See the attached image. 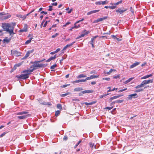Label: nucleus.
<instances>
[{
    "label": "nucleus",
    "mask_w": 154,
    "mask_h": 154,
    "mask_svg": "<svg viewBox=\"0 0 154 154\" xmlns=\"http://www.w3.org/2000/svg\"><path fill=\"white\" fill-rule=\"evenodd\" d=\"M60 111H59V110L55 112V116H57L59 115V114H60Z\"/></svg>",
    "instance_id": "58836bf2"
},
{
    "label": "nucleus",
    "mask_w": 154,
    "mask_h": 154,
    "mask_svg": "<svg viewBox=\"0 0 154 154\" xmlns=\"http://www.w3.org/2000/svg\"><path fill=\"white\" fill-rule=\"evenodd\" d=\"M93 90H86L82 91V93L83 94H86V93H93Z\"/></svg>",
    "instance_id": "dca6fc26"
},
{
    "label": "nucleus",
    "mask_w": 154,
    "mask_h": 154,
    "mask_svg": "<svg viewBox=\"0 0 154 154\" xmlns=\"http://www.w3.org/2000/svg\"><path fill=\"white\" fill-rule=\"evenodd\" d=\"M99 11H100L99 10L91 11H90L88 12L87 13V15H90L91 14L97 12H99Z\"/></svg>",
    "instance_id": "4468645a"
},
{
    "label": "nucleus",
    "mask_w": 154,
    "mask_h": 154,
    "mask_svg": "<svg viewBox=\"0 0 154 154\" xmlns=\"http://www.w3.org/2000/svg\"><path fill=\"white\" fill-rule=\"evenodd\" d=\"M85 79H82L81 80H77L75 81L74 82H72L73 83H79V82H85Z\"/></svg>",
    "instance_id": "aec40b11"
},
{
    "label": "nucleus",
    "mask_w": 154,
    "mask_h": 154,
    "mask_svg": "<svg viewBox=\"0 0 154 154\" xmlns=\"http://www.w3.org/2000/svg\"><path fill=\"white\" fill-rule=\"evenodd\" d=\"M120 77V75H117L116 76H114L113 77V78L114 79H117V78H119Z\"/></svg>",
    "instance_id": "49530a36"
},
{
    "label": "nucleus",
    "mask_w": 154,
    "mask_h": 154,
    "mask_svg": "<svg viewBox=\"0 0 154 154\" xmlns=\"http://www.w3.org/2000/svg\"><path fill=\"white\" fill-rule=\"evenodd\" d=\"M95 4L96 5H101V1L97 2Z\"/></svg>",
    "instance_id": "37998d69"
},
{
    "label": "nucleus",
    "mask_w": 154,
    "mask_h": 154,
    "mask_svg": "<svg viewBox=\"0 0 154 154\" xmlns=\"http://www.w3.org/2000/svg\"><path fill=\"white\" fill-rule=\"evenodd\" d=\"M57 2L53 3L52 4V5L53 6H57Z\"/></svg>",
    "instance_id": "6e6d98bb"
},
{
    "label": "nucleus",
    "mask_w": 154,
    "mask_h": 154,
    "mask_svg": "<svg viewBox=\"0 0 154 154\" xmlns=\"http://www.w3.org/2000/svg\"><path fill=\"white\" fill-rule=\"evenodd\" d=\"M101 4L103 5L106 4L108 3V2L107 0H106L105 1H101Z\"/></svg>",
    "instance_id": "2f4dec72"
},
{
    "label": "nucleus",
    "mask_w": 154,
    "mask_h": 154,
    "mask_svg": "<svg viewBox=\"0 0 154 154\" xmlns=\"http://www.w3.org/2000/svg\"><path fill=\"white\" fill-rule=\"evenodd\" d=\"M6 134V133L5 132H4L1 135H0V137H1L4 136Z\"/></svg>",
    "instance_id": "13d9d810"
},
{
    "label": "nucleus",
    "mask_w": 154,
    "mask_h": 154,
    "mask_svg": "<svg viewBox=\"0 0 154 154\" xmlns=\"http://www.w3.org/2000/svg\"><path fill=\"white\" fill-rule=\"evenodd\" d=\"M94 39L93 38H92L91 39V43H94Z\"/></svg>",
    "instance_id": "0e129e2a"
},
{
    "label": "nucleus",
    "mask_w": 154,
    "mask_h": 154,
    "mask_svg": "<svg viewBox=\"0 0 154 154\" xmlns=\"http://www.w3.org/2000/svg\"><path fill=\"white\" fill-rule=\"evenodd\" d=\"M69 8H67L66 9V11H68L67 12V13L68 14L70 13L72 11V10H73L72 8H71L69 10Z\"/></svg>",
    "instance_id": "cd10ccee"
},
{
    "label": "nucleus",
    "mask_w": 154,
    "mask_h": 154,
    "mask_svg": "<svg viewBox=\"0 0 154 154\" xmlns=\"http://www.w3.org/2000/svg\"><path fill=\"white\" fill-rule=\"evenodd\" d=\"M57 57L56 55H55L54 57H51L50 58L51 60H53L55 59Z\"/></svg>",
    "instance_id": "e433bc0d"
},
{
    "label": "nucleus",
    "mask_w": 154,
    "mask_h": 154,
    "mask_svg": "<svg viewBox=\"0 0 154 154\" xmlns=\"http://www.w3.org/2000/svg\"><path fill=\"white\" fill-rule=\"evenodd\" d=\"M29 54L27 52L26 55H25V57L27 58L29 56Z\"/></svg>",
    "instance_id": "680f3d73"
},
{
    "label": "nucleus",
    "mask_w": 154,
    "mask_h": 154,
    "mask_svg": "<svg viewBox=\"0 0 154 154\" xmlns=\"http://www.w3.org/2000/svg\"><path fill=\"white\" fill-rule=\"evenodd\" d=\"M34 71L33 69H28L27 70H25L23 71V73H26V74H27L28 75L30 74L32 72Z\"/></svg>",
    "instance_id": "f8f14e48"
},
{
    "label": "nucleus",
    "mask_w": 154,
    "mask_h": 154,
    "mask_svg": "<svg viewBox=\"0 0 154 154\" xmlns=\"http://www.w3.org/2000/svg\"><path fill=\"white\" fill-rule=\"evenodd\" d=\"M113 108V106H111V107H106L105 108V109H108L109 110H110L111 109H112V108Z\"/></svg>",
    "instance_id": "a18cd8bd"
},
{
    "label": "nucleus",
    "mask_w": 154,
    "mask_h": 154,
    "mask_svg": "<svg viewBox=\"0 0 154 154\" xmlns=\"http://www.w3.org/2000/svg\"><path fill=\"white\" fill-rule=\"evenodd\" d=\"M84 20V18H82L81 20H79L76 23H75V24H74V27L75 28H78L79 27H80V25H76V24L77 23H79V22H80L81 21H82Z\"/></svg>",
    "instance_id": "2eb2a0df"
},
{
    "label": "nucleus",
    "mask_w": 154,
    "mask_h": 154,
    "mask_svg": "<svg viewBox=\"0 0 154 154\" xmlns=\"http://www.w3.org/2000/svg\"><path fill=\"white\" fill-rule=\"evenodd\" d=\"M56 66H57V65H56V64H54V65H53L51 66L50 68L51 69H53Z\"/></svg>",
    "instance_id": "4c0bfd02"
},
{
    "label": "nucleus",
    "mask_w": 154,
    "mask_h": 154,
    "mask_svg": "<svg viewBox=\"0 0 154 154\" xmlns=\"http://www.w3.org/2000/svg\"><path fill=\"white\" fill-rule=\"evenodd\" d=\"M2 27L4 30L9 33L10 35L14 34V28L11 27L10 24L8 23H2Z\"/></svg>",
    "instance_id": "f03ea898"
},
{
    "label": "nucleus",
    "mask_w": 154,
    "mask_h": 154,
    "mask_svg": "<svg viewBox=\"0 0 154 154\" xmlns=\"http://www.w3.org/2000/svg\"><path fill=\"white\" fill-rule=\"evenodd\" d=\"M67 95H68V93H66V94H62L61 95H60V96L61 97H63L66 96Z\"/></svg>",
    "instance_id": "864d4df0"
},
{
    "label": "nucleus",
    "mask_w": 154,
    "mask_h": 154,
    "mask_svg": "<svg viewBox=\"0 0 154 154\" xmlns=\"http://www.w3.org/2000/svg\"><path fill=\"white\" fill-rule=\"evenodd\" d=\"M90 79H91V76L90 77H86L85 78V82L86 80H90Z\"/></svg>",
    "instance_id": "8fccbe9b"
},
{
    "label": "nucleus",
    "mask_w": 154,
    "mask_h": 154,
    "mask_svg": "<svg viewBox=\"0 0 154 154\" xmlns=\"http://www.w3.org/2000/svg\"><path fill=\"white\" fill-rule=\"evenodd\" d=\"M110 79L109 78H103V79L104 80L107 81H109L110 80Z\"/></svg>",
    "instance_id": "3c124183"
},
{
    "label": "nucleus",
    "mask_w": 154,
    "mask_h": 154,
    "mask_svg": "<svg viewBox=\"0 0 154 154\" xmlns=\"http://www.w3.org/2000/svg\"><path fill=\"white\" fill-rule=\"evenodd\" d=\"M91 79H93L94 78H97L99 77V75H91Z\"/></svg>",
    "instance_id": "7c9ffc66"
},
{
    "label": "nucleus",
    "mask_w": 154,
    "mask_h": 154,
    "mask_svg": "<svg viewBox=\"0 0 154 154\" xmlns=\"http://www.w3.org/2000/svg\"><path fill=\"white\" fill-rule=\"evenodd\" d=\"M90 146L92 148H93V147H94L96 149V146H94V144L92 143H90Z\"/></svg>",
    "instance_id": "72a5a7b5"
},
{
    "label": "nucleus",
    "mask_w": 154,
    "mask_h": 154,
    "mask_svg": "<svg viewBox=\"0 0 154 154\" xmlns=\"http://www.w3.org/2000/svg\"><path fill=\"white\" fill-rule=\"evenodd\" d=\"M86 77V75L84 74H81L79 75L77 77L78 79H79L82 78H84Z\"/></svg>",
    "instance_id": "5701e85b"
},
{
    "label": "nucleus",
    "mask_w": 154,
    "mask_h": 154,
    "mask_svg": "<svg viewBox=\"0 0 154 154\" xmlns=\"http://www.w3.org/2000/svg\"><path fill=\"white\" fill-rule=\"evenodd\" d=\"M50 21H48V22H49ZM48 21H46L45 24H44V25H43V27H46V26L47 25V23H48Z\"/></svg>",
    "instance_id": "5fc2aeb1"
},
{
    "label": "nucleus",
    "mask_w": 154,
    "mask_h": 154,
    "mask_svg": "<svg viewBox=\"0 0 154 154\" xmlns=\"http://www.w3.org/2000/svg\"><path fill=\"white\" fill-rule=\"evenodd\" d=\"M29 77V75H28L27 74H22L20 75L17 76V78H20L23 79H24L28 78Z\"/></svg>",
    "instance_id": "20e7f679"
},
{
    "label": "nucleus",
    "mask_w": 154,
    "mask_h": 154,
    "mask_svg": "<svg viewBox=\"0 0 154 154\" xmlns=\"http://www.w3.org/2000/svg\"><path fill=\"white\" fill-rule=\"evenodd\" d=\"M153 79H149L148 80H144L142 82L144 85L149 84L150 83H152L153 82Z\"/></svg>",
    "instance_id": "6e6552de"
},
{
    "label": "nucleus",
    "mask_w": 154,
    "mask_h": 154,
    "mask_svg": "<svg viewBox=\"0 0 154 154\" xmlns=\"http://www.w3.org/2000/svg\"><path fill=\"white\" fill-rule=\"evenodd\" d=\"M123 101V100H117L115 101L116 103H121Z\"/></svg>",
    "instance_id": "c03bdc74"
},
{
    "label": "nucleus",
    "mask_w": 154,
    "mask_h": 154,
    "mask_svg": "<svg viewBox=\"0 0 154 154\" xmlns=\"http://www.w3.org/2000/svg\"><path fill=\"white\" fill-rule=\"evenodd\" d=\"M143 91V89L141 88H140L136 90L135 91V92H139L142 91Z\"/></svg>",
    "instance_id": "f704fd0d"
},
{
    "label": "nucleus",
    "mask_w": 154,
    "mask_h": 154,
    "mask_svg": "<svg viewBox=\"0 0 154 154\" xmlns=\"http://www.w3.org/2000/svg\"><path fill=\"white\" fill-rule=\"evenodd\" d=\"M31 115L30 114H28L26 115H23L21 116H18L17 118L20 119H25L27 117L30 116Z\"/></svg>",
    "instance_id": "9b49d317"
},
{
    "label": "nucleus",
    "mask_w": 154,
    "mask_h": 154,
    "mask_svg": "<svg viewBox=\"0 0 154 154\" xmlns=\"http://www.w3.org/2000/svg\"><path fill=\"white\" fill-rule=\"evenodd\" d=\"M122 95H118V96H114L113 97H112L109 99V102H111V101L112 100L118 98L122 96Z\"/></svg>",
    "instance_id": "ddd939ff"
},
{
    "label": "nucleus",
    "mask_w": 154,
    "mask_h": 154,
    "mask_svg": "<svg viewBox=\"0 0 154 154\" xmlns=\"http://www.w3.org/2000/svg\"><path fill=\"white\" fill-rule=\"evenodd\" d=\"M45 59H44L45 60ZM44 60H42L40 61H35L34 62H32L31 63L33 64L30 66V68H32L34 70L38 68H42L46 67L47 64L38 63L41 62Z\"/></svg>",
    "instance_id": "f257e3e1"
},
{
    "label": "nucleus",
    "mask_w": 154,
    "mask_h": 154,
    "mask_svg": "<svg viewBox=\"0 0 154 154\" xmlns=\"http://www.w3.org/2000/svg\"><path fill=\"white\" fill-rule=\"evenodd\" d=\"M38 101H39V103L40 104H41L42 105H48L49 106H51V103L45 102L43 101H42L41 99L39 100Z\"/></svg>",
    "instance_id": "1a4fd4ad"
},
{
    "label": "nucleus",
    "mask_w": 154,
    "mask_h": 154,
    "mask_svg": "<svg viewBox=\"0 0 154 154\" xmlns=\"http://www.w3.org/2000/svg\"><path fill=\"white\" fill-rule=\"evenodd\" d=\"M139 64V63L138 62H136L133 63L130 66V68H133Z\"/></svg>",
    "instance_id": "6ab92c4d"
},
{
    "label": "nucleus",
    "mask_w": 154,
    "mask_h": 154,
    "mask_svg": "<svg viewBox=\"0 0 154 154\" xmlns=\"http://www.w3.org/2000/svg\"><path fill=\"white\" fill-rule=\"evenodd\" d=\"M83 89L82 88L79 87L77 88L74 89V91H79L82 90Z\"/></svg>",
    "instance_id": "393cba45"
},
{
    "label": "nucleus",
    "mask_w": 154,
    "mask_h": 154,
    "mask_svg": "<svg viewBox=\"0 0 154 154\" xmlns=\"http://www.w3.org/2000/svg\"><path fill=\"white\" fill-rule=\"evenodd\" d=\"M137 97V94L135 93L129 95L127 98L128 100H131L133 98H136Z\"/></svg>",
    "instance_id": "9d476101"
},
{
    "label": "nucleus",
    "mask_w": 154,
    "mask_h": 154,
    "mask_svg": "<svg viewBox=\"0 0 154 154\" xmlns=\"http://www.w3.org/2000/svg\"><path fill=\"white\" fill-rule=\"evenodd\" d=\"M152 76V74H149V75H145V76H144L142 77L141 78V79H147V78H148L150 77H151Z\"/></svg>",
    "instance_id": "a211bd4d"
},
{
    "label": "nucleus",
    "mask_w": 154,
    "mask_h": 154,
    "mask_svg": "<svg viewBox=\"0 0 154 154\" xmlns=\"http://www.w3.org/2000/svg\"><path fill=\"white\" fill-rule=\"evenodd\" d=\"M32 38H30V39L29 40H27L25 43V44H28L31 41V40L32 39Z\"/></svg>",
    "instance_id": "c85d7f7f"
},
{
    "label": "nucleus",
    "mask_w": 154,
    "mask_h": 154,
    "mask_svg": "<svg viewBox=\"0 0 154 154\" xmlns=\"http://www.w3.org/2000/svg\"><path fill=\"white\" fill-rule=\"evenodd\" d=\"M11 54L12 55L17 57L20 56L21 54L19 52H18L16 50L13 51L12 50L11 51Z\"/></svg>",
    "instance_id": "39448f33"
},
{
    "label": "nucleus",
    "mask_w": 154,
    "mask_h": 154,
    "mask_svg": "<svg viewBox=\"0 0 154 154\" xmlns=\"http://www.w3.org/2000/svg\"><path fill=\"white\" fill-rule=\"evenodd\" d=\"M57 107L58 109H59L60 110L62 109V106L60 104H58L57 105Z\"/></svg>",
    "instance_id": "c756f323"
},
{
    "label": "nucleus",
    "mask_w": 154,
    "mask_h": 154,
    "mask_svg": "<svg viewBox=\"0 0 154 154\" xmlns=\"http://www.w3.org/2000/svg\"><path fill=\"white\" fill-rule=\"evenodd\" d=\"M144 86L143 83V82H141V84H140V85H137V86H136L135 87V88L136 89H138V88H141L142 87H143Z\"/></svg>",
    "instance_id": "412c9836"
},
{
    "label": "nucleus",
    "mask_w": 154,
    "mask_h": 154,
    "mask_svg": "<svg viewBox=\"0 0 154 154\" xmlns=\"http://www.w3.org/2000/svg\"><path fill=\"white\" fill-rule=\"evenodd\" d=\"M109 94H103L102 95L100 96V98H102L103 97H105L106 96L108 95Z\"/></svg>",
    "instance_id": "ea45409f"
},
{
    "label": "nucleus",
    "mask_w": 154,
    "mask_h": 154,
    "mask_svg": "<svg viewBox=\"0 0 154 154\" xmlns=\"http://www.w3.org/2000/svg\"><path fill=\"white\" fill-rule=\"evenodd\" d=\"M107 17L106 16L104 17H103L98 18L97 19L95 20L93 22V23H97L100 21H102L104 20H105L107 19Z\"/></svg>",
    "instance_id": "0eeeda50"
},
{
    "label": "nucleus",
    "mask_w": 154,
    "mask_h": 154,
    "mask_svg": "<svg viewBox=\"0 0 154 154\" xmlns=\"http://www.w3.org/2000/svg\"><path fill=\"white\" fill-rule=\"evenodd\" d=\"M34 49H33L31 50L28 51L27 52L30 54L33 53L34 52Z\"/></svg>",
    "instance_id": "de8ad7c7"
},
{
    "label": "nucleus",
    "mask_w": 154,
    "mask_h": 154,
    "mask_svg": "<svg viewBox=\"0 0 154 154\" xmlns=\"http://www.w3.org/2000/svg\"><path fill=\"white\" fill-rule=\"evenodd\" d=\"M96 102H97L96 101H92L91 102H90V103H89L90 105H92L96 103Z\"/></svg>",
    "instance_id": "603ef678"
},
{
    "label": "nucleus",
    "mask_w": 154,
    "mask_h": 154,
    "mask_svg": "<svg viewBox=\"0 0 154 154\" xmlns=\"http://www.w3.org/2000/svg\"><path fill=\"white\" fill-rule=\"evenodd\" d=\"M116 8V7L115 6H109V8H110L112 9H114Z\"/></svg>",
    "instance_id": "bf43d9fd"
},
{
    "label": "nucleus",
    "mask_w": 154,
    "mask_h": 154,
    "mask_svg": "<svg viewBox=\"0 0 154 154\" xmlns=\"http://www.w3.org/2000/svg\"><path fill=\"white\" fill-rule=\"evenodd\" d=\"M128 9H122V8H119L117 10H116V12L117 13H119L120 14H122L126 11Z\"/></svg>",
    "instance_id": "423d86ee"
},
{
    "label": "nucleus",
    "mask_w": 154,
    "mask_h": 154,
    "mask_svg": "<svg viewBox=\"0 0 154 154\" xmlns=\"http://www.w3.org/2000/svg\"><path fill=\"white\" fill-rule=\"evenodd\" d=\"M70 85V84H67V85H63V86H62V88H64L66 87L67 86H69Z\"/></svg>",
    "instance_id": "4d7b16f0"
},
{
    "label": "nucleus",
    "mask_w": 154,
    "mask_h": 154,
    "mask_svg": "<svg viewBox=\"0 0 154 154\" xmlns=\"http://www.w3.org/2000/svg\"><path fill=\"white\" fill-rule=\"evenodd\" d=\"M60 48H57L56 49V50L54 51L55 52V53H57V52H58L59 51H60Z\"/></svg>",
    "instance_id": "e2e57ef3"
},
{
    "label": "nucleus",
    "mask_w": 154,
    "mask_h": 154,
    "mask_svg": "<svg viewBox=\"0 0 154 154\" xmlns=\"http://www.w3.org/2000/svg\"><path fill=\"white\" fill-rule=\"evenodd\" d=\"M27 28L26 27H25L23 29H20L19 30L20 32H26L27 31Z\"/></svg>",
    "instance_id": "b1692460"
},
{
    "label": "nucleus",
    "mask_w": 154,
    "mask_h": 154,
    "mask_svg": "<svg viewBox=\"0 0 154 154\" xmlns=\"http://www.w3.org/2000/svg\"><path fill=\"white\" fill-rule=\"evenodd\" d=\"M17 16L18 17L22 19L23 20L26 19V17L24 15L18 14L17 15Z\"/></svg>",
    "instance_id": "4be33fe9"
},
{
    "label": "nucleus",
    "mask_w": 154,
    "mask_h": 154,
    "mask_svg": "<svg viewBox=\"0 0 154 154\" xmlns=\"http://www.w3.org/2000/svg\"><path fill=\"white\" fill-rule=\"evenodd\" d=\"M11 40L10 39H8V37H6L5 38H4L3 40L4 42H6L7 43H8L10 42Z\"/></svg>",
    "instance_id": "bb28decb"
},
{
    "label": "nucleus",
    "mask_w": 154,
    "mask_h": 154,
    "mask_svg": "<svg viewBox=\"0 0 154 154\" xmlns=\"http://www.w3.org/2000/svg\"><path fill=\"white\" fill-rule=\"evenodd\" d=\"M85 35V33L82 34L80 35L79 36V37H77L76 38V39H78L79 38L81 37H84Z\"/></svg>",
    "instance_id": "473e14b6"
},
{
    "label": "nucleus",
    "mask_w": 154,
    "mask_h": 154,
    "mask_svg": "<svg viewBox=\"0 0 154 154\" xmlns=\"http://www.w3.org/2000/svg\"><path fill=\"white\" fill-rule=\"evenodd\" d=\"M116 71V70L114 69H111L110 70L109 72L110 73H111L112 71Z\"/></svg>",
    "instance_id": "052dcab7"
},
{
    "label": "nucleus",
    "mask_w": 154,
    "mask_h": 154,
    "mask_svg": "<svg viewBox=\"0 0 154 154\" xmlns=\"http://www.w3.org/2000/svg\"><path fill=\"white\" fill-rule=\"evenodd\" d=\"M52 7V6H49V8L48 9V11H51L52 10V8H51Z\"/></svg>",
    "instance_id": "338daca9"
},
{
    "label": "nucleus",
    "mask_w": 154,
    "mask_h": 154,
    "mask_svg": "<svg viewBox=\"0 0 154 154\" xmlns=\"http://www.w3.org/2000/svg\"><path fill=\"white\" fill-rule=\"evenodd\" d=\"M59 34L58 33H56L55 34L52 35L51 36V37L53 38H54L56 36H57Z\"/></svg>",
    "instance_id": "79ce46f5"
},
{
    "label": "nucleus",
    "mask_w": 154,
    "mask_h": 154,
    "mask_svg": "<svg viewBox=\"0 0 154 154\" xmlns=\"http://www.w3.org/2000/svg\"><path fill=\"white\" fill-rule=\"evenodd\" d=\"M133 79V78H130L129 79H128L127 80L125 81L124 83V84H127V83L129 82L130 81H131Z\"/></svg>",
    "instance_id": "a878e982"
},
{
    "label": "nucleus",
    "mask_w": 154,
    "mask_h": 154,
    "mask_svg": "<svg viewBox=\"0 0 154 154\" xmlns=\"http://www.w3.org/2000/svg\"><path fill=\"white\" fill-rule=\"evenodd\" d=\"M41 14H47V12H45L44 11H42L41 12Z\"/></svg>",
    "instance_id": "774afa93"
},
{
    "label": "nucleus",
    "mask_w": 154,
    "mask_h": 154,
    "mask_svg": "<svg viewBox=\"0 0 154 154\" xmlns=\"http://www.w3.org/2000/svg\"><path fill=\"white\" fill-rule=\"evenodd\" d=\"M117 88H114L112 89V90H111V89H109V90H108V91H107V92H110V91H114L115 90H117Z\"/></svg>",
    "instance_id": "a19ab883"
},
{
    "label": "nucleus",
    "mask_w": 154,
    "mask_h": 154,
    "mask_svg": "<svg viewBox=\"0 0 154 154\" xmlns=\"http://www.w3.org/2000/svg\"><path fill=\"white\" fill-rule=\"evenodd\" d=\"M28 113V112L27 111H23L21 112H19L16 113V115H22L23 114H27Z\"/></svg>",
    "instance_id": "f3484780"
},
{
    "label": "nucleus",
    "mask_w": 154,
    "mask_h": 154,
    "mask_svg": "<svg viewBox=\"0 0 154 154\" xmlns=\"http://www.w3.org/2000/svg\"><path fill=\"white\" fill-rule=\"evenodd\" d=\"M68 139V137L66 136H65L63 138V140L65 141L66 140Z\"/></svg>",
    "instance_id": "09e8293b"
},
{
    "label": "nucleus",
    "mask_w": 154,
    "mask_h": 154,
    "mask_svg": "<svg viewBox=\"0 0 154 154\" xmlns=\"http://www.w3.org/2000/svg\"><path fill=\"white\" fill-rule=\"evenodd\" d=\"M121 2H122V1H120L117 2V3H115L114 4L116 5H119V4L121 3Z\"/></svg>",
    "instance_id": "69168bd1"
},
{
    "label": "nucleus",
    "mask_w": 154,
    "mask_h": 154,
    "mask_svg": "<svg viewBox=\"0 0 154 154\" xmlns=\"http://www.w3.org/2000/svg\"><path fill=\"white\" fill-rule=\"evenodd\" d=\"M11 17V15L4 13V12L0 13V20H4L8 19Z\"/></svg>",
    "instance_id": "7ed1b4c3"
},
{
    "label": "nucleus",
    "mask_w": 154,
    "mask_h": 154,
    "mask_svg": "<svg viewBox=\"0 0 154 154\" xmlns=\"http://www.w3.org/2000/svg\"><path fill=\"white\" fill-rule=\"evenodd\" d=\"M75 42H74L70 44H68V45H66V46L67 47V48L69 47L72 46Z\"/></svg>",
    "instance_id": "c9c22d12"
}]
</instances>
